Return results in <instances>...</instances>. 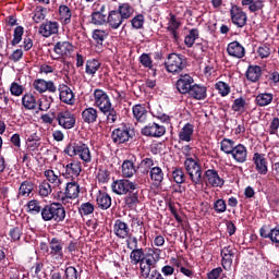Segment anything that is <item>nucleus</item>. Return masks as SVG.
I'll list each match as a JSON object with an SVG mask.
<instances>
[{
  "label": "nucleus",
  "instance_id": "ea45409f",
  "mask_svg": "<svg viewBox=\"0 0 279 279\" xmlns=\"http://www.w3.org/2000/svg\"><path fill=\"white\" fill-rule=\"evenodd\" d=\"M242 5H247L250 12H258L265 8V0H242Z\"/></svg>",
  "mask_w": 279,
  "mask_h": 279
},
{
  "label": "nucleus",
  "instance_id": "e2e57ef3",
  "mask_svg": "<svg viewBox=\"0 0 279 279\" xmlns=\"http://www.w3.org/2000/svg\"><path fill=\"white\" fill-rule=\"evenodd\" d=\"M233 112H245V100L243 97L236 98L232 105Z\"/></svg>",
  "mask_w": 279,
  "mask_h": 279
},
{
  "label": "nucleus",
  "instance_id": "423d86ee",
  "mask_svg": "<svg viewBox=\"0 0 279 279\" xmlns=\"http://www.w3.org/2000/svg\"><path fill=\"white\" fill-rule=\"evenodd\" d=\"M166 71L172 73V75H178L186 69V58L181 53H170L165 62Z\"/></svg>",
  "mask_w": 279,
  "mask_h": 279
},
{
  "label": "nucleus",
  "instance_id": "a211bd4d",
  "mask_svg": "<svg viewBox=\"0 0 279 279\" xmlns=\"http://www.w3.org/2000/svg\"><path fill=\"white\" fill-rule=\"evenodd\" d=\"M49 247H50V256L54 258V260H62L64 258V252L62 251L64 248V242L58 238H52L49 241Z\"/></svg>",
  "mask_w": 279,
  "mask_h": 279
},
{
  "label": "nucleus",
  "instance_id": "37998d69",
  "mask_svg": "<svg viewBox=\"0 0 279 279\" xmlns=\"http://www.w3.org/2000/svg\"><path fill=\"white\" fill-rule=\"evenodd\" d=\"M262 71L258 65H251L246 71V80L250 82H258L260 80Z\"/></svg>",
  "mask_w": 279,
  "mask_h": 279
},
{
  "label": "nucleus",
  "instance_id": "5fc2aeb1",
  "mask_svg": "<svg viewBox=\"0 0 279 279\" xmlns=\"http://www.w3.org/2000/svg\"><path fill=\"white\" fill-rule=\"evenodd\" d=\"M51 192H52V189L49 182L44 181L39 184L38 194L40 195V197H49V195H51Z\"/></svg>",
  "mask_w": 279,
  "mask_h": 279
},
{
  "label": "nucleus",
  "instance_id": "393cba45",
  "mask_svg": "<svg viewBox=\"0 0 279 279\" xmlns=\"http://www.w3.org/2000/svg\"><path fill=\"white\" fill-rule=\"evenodd\" d=\"M113 234L118 239H128L130 236V226L121 219H117L113 225Z\"/></svg>",
  "mask_w": 279,
  "mask_h": 279
},
{
  "label": "nucleus",
  "instance_id": "603ef678",
  "mask_svg": "<svg viewBox=\"0 0 279 279\" xmlns=\"http://www.w3.org/2000/svg\"><path fill=\"white\" fill-rule=\"evenodd\" d=\"M78 213L84 217H88V215H93V213H95V205L90 202L83 203L78 208Z\"/></svg>",
  "mask_w": 279,
  "mask_h": 279
},
{
  "label": "nucleus",
  "instance_id": "de8ad7c7",
  "mask_svg": "<svg viewBox=\"0 0 279 279\" xmlns=\"http://www.w3.org/2000/svg\"><path fill=\"white\" fill-rule=\"evenodd\" d=\"M129 194L126 195L124 202L129 208H136L138 206V191H131L128 192Z\"/></svg>",
  "mask_w": 279,
  "mask_h": 279
},
{
  "label": "nucleus",
  "instance_id": "6ab92c4d",
  "mask_svg": "<svg viewBox=\"0 0 279 279\" xmlns=\"http://www.w3.org/2000/svg\"><path fill=\"white\" fill-rule=\"evenodd\" d=\"M59 99L62 104H66L68 106H75V93L73 89L69 87V85L61 84L59 85Z\"/></svg>",
  "mask_w": 279,
  "mask_h": 279
},
{
  "label": "nucleus",
  "instance_id": "e433bc0d",
  "mask_svg": "<svg viewBox=\"0 0 279 279\" xmlns=\"http://www.w3.org/2000/svg\"><path fill=\"white\" fill-rule=\"evenodd\" d=\"M132 110L134 119H136V121H138L140 123H145V121H147V109H145V106L141 104L134 105Z\"/></svg>",
  "mask_w": 279,
  "mask_h": 279
},
{
  "label": "nucleus",
  "instance_id": "a18cd8bd",
  "mask_svg": "<svg viewBox=\"0 0 279 279\" xmlns=\"http://www.w3.org/2000/svg\"><path fill=\"white\" fill-rule=\"evenodd\" d=\"M234 140L231 138H223L220 142V151H223V154H227V156H230L235 147Z\"/></svg>",
  "mask_w": 279,
  "mask_h": 279
},
{
  "label": "nucleus",
  "instance_id": "cd10ccee",
  "mask_svg": "<svg viewBox=\"0 0 279 279\" xmlns=\"http://www.w3.org/2000/svg\"><path fill=\"white\" fill-rule=\"evenodd\" d=\"M146 173H149V178L154 186H161L165 180V171L160 167H154L151 170H146Z\"/></svg>",
  "mask_w": 279,
  "mask_h": 279
},
{
  "label": "nucleus",
  "instance_id": "a878e982",
  "mask_svg": "<svg viewBox=\"0 0 279 279\" xmlns=\"http://www.w3.org/2000/svg\"><path fill=\"white\" fill-rule=\"evenodd\" d=\"M227 52L231 58H245V47L239 41H231L227 47Z\"/></svg>",
  "mask_w": 279,
  "mask_h": 279
},
{
  "label": "nucleus",
  "instance_id": "864d4df0",
  "mask_svg": "<svg viewBox=\"0 0 279 279\" xmlns=\"http://www.w3.org/2000/svg\"><path fill=\"white\" fill-rule=\"evenodd\" d=\"M44 175L46 178V180H48V182H50V184H54V186H59L60 184V177L58 174H56V172L51 169L46 170L44 172Z\"/></svg>",
  "mask_w": 279,
  "mask_h": 279
},
{
  "label": "nucleus",
  "instance_id": "680f3d73",
  "mask_svg": "<svg viewBox=\"0 0 279 279\" xmlns=\"http://www.w3.org/2000/svg\"><path fill=\"white\" fill-rule=\"evenodd\" d=\"M140 63L144 65L145 69H154V61L151 60V57H149L148 53H142L140 56Z\"/></svg>",
  "mask_w": 279,
  "mask_h": 279
},
{
  "label": "nucleus",
  "instance_id": "338daca9",
  "mask_svg": "<svg viewBox=\"0 0 279 279\" xmlns=\"http://www.w3.org/2000/svg\"><path fill=\"white\" fill-rule=\"evenodd\" d=\"M279 129V118H274L270 122L268 132L270 135L278 134Z\"/></svg>",
  "mask_w": 279,
  "mask_h": 279
},
{
  "label": "nucleus",
  "instance_id": "1a4fd4ad",
  "mask_svg": "<svg viewBox=\"0 0 279 279\" xmlns=\"http://www.w3.org/2000/svg\"><path fill=\"white\" fill-rule=\"evenodd\" d=\"M138 184L128 179L116 180L111 184V190L116 195H128L129 192L136 191Z\"/></svg>",
  "mask_w": 279,
  "mask_h": 279
},
{
  "label": "nucleus",
  "instance_id": "dca6fc26",
  "mask_svg": "<svg viewBox=\"0 0 279 279\" xmlns=\"http://www.w3.org/2000/svg\"><path fill=\"white\" fill-rule=\"evenodd\" d=\"M167 129L158 123H149L142 129L143 136H150L151 138H160L165 136Z\"/></svg>",
  "mask_w": 279,
  "mask_h": 279
},
{
  "label": "nucleus",
  "instance_id": "8fccbe9b",
  "mask_svg": "<svg viewBox=\"0 0 279 279\" xmlns=\"http://www.w3.org/2000/svg\"><path fill=\"white\" fill-rule=\"evenodd\" d=\"M167 21H168V27H167L168 32L180 29V25H182V23H180V20L173 13H169Z\"/></svg>",
  "mask_w": 279,
  "mask_h": 279
},
{
  "label": "nucleus",
  "instance_id": "412c9836",
  "mask_svg": "<svg viewBox=\"0 0 279 279\" xmlns=\"http://www.w3.org/2000/svg\"><path fill=\"white\" fill-rule=\"evenodd\" d=\"M204 177L206 178L208 184L210 186H214V189H221L223 184H226V181L223 178L219 177V172L215 169H208L205 171Z\"/></svg>",
  "mask_w": 279,
  "mask_h": 279
},
{
  "label": "nucleus",
  "instance_id": "20e7f679",
  "mask_svg": "<svg viewBox=\"0 0 279 279\" xmlns=\"http://www.w3.org/2000/svg\"><path fill=\"white\" fill-rule=\"evenodd\" d=\"M43 221L62 223L66 219V209L60 203H50L44 206L41 211Z\"/></svg>",
  "mask_w": 279,
  "mask_h": 279
},
{
  "label": "nucleus",
  "instance_id": "ddd939ff",
  "mask_svg": "<svg viewBox=\"0 0 279 279\" xmlns=\"http://www.w3.org/2000/svg\"><path fill=\"white\" fill-rule=\"evenodd\" d=\"M231 22L235 27H245L247 25V13L238 5H232L230 9Z\"/></svg>",
  "mask_w": 279,
  "mask_h": 279
},
{
  "label": "nucleus",
  "instance_id": "c756f323",
  "mask_svg": "<svg viewBox=\"0 0 279 279\" xmlns=\"http://www.w3.org/2000/svg\"><path fill=\"white\" fill-rule=\"evenodd\" d=\"M25 138H26V147L31 151H36L38 147H40V136L38 133H29V131H25Z\"/></svg>",
  "mask_w": 279,
  "mask_h": 279
},
{
  "label": "nucleus",
  "instance_id": "f704fd0d",
  "mask_svg": "<svg viewBox=\"0 0 279 279\" xmlns=\"http://www.w3.org/2000/svg\"><path fill=\"white\" fill-rule=\"evenodd\" d=\"M73 17V12L71 11V8L66 4H60L59 5V19L63 25L71 24V19Z\"/></svg>",
  "mask_w": 279,
  "mask_h": 279
},
{
  "label": "nucleus",
  "instance_id": "69168bd1",
  "mask_svg": "<svg viewBox=\"0 0 279 279\" xmlns=\"http://www.w3.org/2000/svg\"><path fill=\"white\" fill-rule=\"evenodd\" d=\"M65 278L66 279H77L80 278V272H77V269L73 266H69L65 269Z\"/></svg>",
  "mask_w": 279,
  "mask_h": 279
},
{
  "label": "nucleus",
  "instance_id": "4d7b16f0",
  "mask_svg": "<svg viewBox=\"0 0 279 279\" xmlns=\"http://www.w3.org/2000/svg\"><path fill=\"white\" fill-rule=\"evenodd\" d=\"M172 178L177 184H184L186 177L184 175V170L182 168H175L172 171Z\"/></svg>",
  "mask_w": 279,
  "mask_h": 279
},
{
  "label": "nucleus",
  "instance_id": "39448f33",
  "mask_svg": "<svg viewBox=\"0 0 279 279\" xmlns=\"http://www.w3.org/2000/svg\"><path fill=\"white\" fill-rule=\"evenodd\" d=\"M184 167L186 174L189 175L194 186L204 184V180L202 179V165H199L197 160L193 158H186L184 161Z\"/></svg>",
  "mask_w": 279,
  "mask_h": 279
},
{
  "label": "nucleus",
  "instance_id": "6e6552de",
  "mask_svg": "<svg viewBox=\"0 0 279 279\" xmlns=\"http://www.w3.org/2000/svg\"><path fill=\"white\" fill-rule=\"evenodd\" d=\"M77 197H80V184L73 180L66 183L64 192L57 193V199L61 204H69V199H77Z\"/></svg>",
  "mask_w": 279,
  "mask_h": 279
},
{
  "label": "nucleus",
  "instance_id": "9d476101",
  "mask_svg": "<svg viewBox=\"0 0 279 279\" xmlns=\"http://www.w3.org/2000/svg\"><path fill=\"white\" fill-rule=\"evenodd\" d=\"M80 173H82L81 161L71 159L70 162L63 163L62 177L65 180H75V178H80Z\"/></svg>",
  "mask_w": 279,
  "mask_h": 279
},
{
  "label": "nucleus",
  "instance_id": "7ed1b4c3",
  "mask_svg": "<svg viewBox=\"0 0 279 279\" xmlns=\"http://www.w3.org/2000/svg\"><path fill=\"white\" fill-rule=\"evenodd\" d=\"M70 158H78L83 161V165H90L93 162V153L88 144L84 142L70 143L63 150Z\"/></svg>",
  "mask_w": 279,
  "mask_h": 279
},
{
  "label": "nucleus",
  "instance_id": "13d9d810",
  "mask_svg": "<svg viewBox=\"0 0 279 279\" xmlns=\"http://www.w3.org/2000/svg\"><path fill=\"white\" fill-rule=\"evenodd\" d=\"M23 26H16L13 33V40L11 41V45L15 47V45H19L23 40V34H24Z\"/></svg>",
  "mask_w": 279,
  "mask_h": 279
},
{
  "label": "nucleus",
  "instance_id": "2f4dec72",
  "mask_svg": "<svg viewBox=\"0 0 279 279\" xmlns=\"http://www.w3.org/2000/svg\"><path fill=\"white\" fill-rule=\"evenodd\" d=\"M99 118V111H97L94 107L85 108L82 111V119L84 123H97V119Z\"/></svg>",
  "mask_w": 279,
  "mask_h": 279
},
{
  "label": "nucleus",
  "instance_id": "72a5a7b5",
  "mask_svg": "<svg viewBox=\"0 0 279 279\" xmlns=\"http://www.w3.org/2000/svg\"><path fill=\"white\" fill-rule=\"evenodd\" d=\"M193 132H195L193 124L186 123L179 132V140L183 143H191L193 141Z\"/></svg>",
  "mask_w": 279,
  "mask_h": 279
},
{
  "label": "nucleus",
  "instance_id": "c9c22d12",
  "mask_svg": "<svg viewBox=\"0 0 279 279\" xmlns=\"http://www.w3.org/2000/svg\"><path fill=\"white\" fill-rule=\"evenodd\" d=\"M26 208H27V213L29 215H41L43 216V202L38 201V199H31L28 201V203L26 204Z\"/></svg>",
  "mask_w": 279,
  "mask_h": 279
},
{
  "label": "nucleus",
  "instance_id": "2eb2a0df",
  "mask_svg": "<svg viewBox=\"0 0 279 279\" xmlns=\"http://www.w3.org/2000/svg\"><path fill=\"white\" fill-rule=\"evenodd\" d=\"M194 82L195 80H193V76L190 74H181L175 83L178 93H180V95H189Z\"/></svg>",
  "mask_w": 279,
  "mask_h": 279
},
{
  "label": "nucleus",
  "instance_id": "f257e3e1",
  "mask_svg": "<svg viewBox=\"0 0 279 279\" xmlns=\"http://www.w3.org/2000/svg\"><path fill=\"white\" fill-rule=\"evenodd\" d=\"M160 248H149L145 254L143 248H134L130 254L132 265H140L142 278H149L151 269L158 265L160 260Z\"/></svg>",
  "mask_w": 279,
  "mask_h": 279
},
{
  "label": "nucleus",
  "instance_id": "c85d7f7f",
  "mask_svg": "<svg viewBox=\"0 0 279 279\" xmlns=\"http://www.w3.org/2000/svg\"><path fill=\"white\" fill-rule=\"evenodd\" d=\"M123 21L125 20L122 19V16L119 12H117V10L110 11L107 15V23L109 27H111V29H119V27L123 25Z\"/></svg>",
  "mask_w": 279,
  "mask_h": 279
},
{
  "label": "nucleus",
  "instance_id": "58836bf2",
  "mask_svg": "<svg viewBox=\"0 0 279 279\" xmlns=\"http://www.w3.org/2000/svg\"><path fill=\"white\" fill-rule=\"evenodd\" d=\"M136 173V166L132 160H124L122 163V175L124 178H133Z\"/></svg>",
  "mask_w": 279,
  "mask_h": 279
},
{
  "label": "nucleus",
  "instance_id": "4c0bfd02",
  "mask_svg": "<svg viewBox=\"0 0 279 279\" xmlns=\"http://www.w3.org/2000/svg\"><path fill=\"white\" fill-rule=\"evenodd\" d=\"M271 101H274V94L271 93H262L255 97V104L259 108H265V106H269Z\"/></svg>",
  "mask_w": 279,
  "mask_h": 279
},
{
  "label": "nucleus",
  "instance_id": "3c124183",
  "mask_svg": "<svg viewBox=\"0 0 279 279\" xmlns=\"http://www.w3.org/2000/svg\"><path fill=\"white\" fill-rule=\"evenodd\" d=\"M257 56L265 60V58H269L271 56V46L269 44H260L257 48Z\"/></svg>",
  "mask_w": 279,
  "mask_h": 279
},
{
  "label": "nucleus",
  "instance_id": "b1692460",
  "mask_svg": "<svg viewBox=\"0 0 279 279\" xmlns=\"http://www.w3.org/2000/svg\"><path fill=\"white\" fill-rule=\"evenodd\" d=\"M230 156L235 160V162L243 165V162H247V147L243 144H238L234 146Z\"/></svg>",
  "mask_w": 279,
  "mask_h": 279
},
{
  "label": "nucleus",
  "instance_id": "aec40b11",
  "mask_svg": "<svg viewBox=\"0 0 279 279\" xmlns=\"http://www.w3.org/2000/svg\"><path fill=\"white\" fill-rule=\"evenodd\" d=\"M53 51L57 54V58H71L74 49L73 44L71 41H58L53 46Z\"/></svg>",
  "mask_w": 279,
  "mask_h": 279
},
{
  "label": "nucleus",
  "instance_id": "774afa93",
  "mask_svg": "<svg viewBox=\"0 0 279 279\" xmlns=\"http://www.w3.org/2000/svg\"><path fill=\"white\" fill-rule=\"evenodd\" d=\"M270 241L279 245V225L270 230Z\"/></svg>",
  "mask_w": 279,
  "mask_h": 279
},
{
  "label": "nucleus",
  "instance_id": "7c9ffc66",
  "mask_svg": "<svg viewBox=\"0 0 279 279\" xmlns=\"http://www.w3.org/2000/svg\"><path fill=\"white\" fill-rule=\"evenodd\" d=\"M96 202L100 210H108V208L112 206V197L106 192L99 191L96 197Z\"/></svg>",
  "mask_w": 279,
  "mask_h": 279
},
{
  "label": "nucleus",
  "instance_id": "6e6d98bb",
  "mask_svg": "<svg viewBox=\"0 0 279 279\" xmlns=\"http://www.w3.org/2000/svg\"><path fill=\"white\" fill-rule=\"evenodd\" d=\"M215 88L218 90L221 97H228V95H230V85H228L226 82L219 81L216 83Z\"/></svg>",
  "mask_w": 279,
  "mask_h": 279
},
{
  "label": "nucleus",
  "instance_id": "f03ea898",
  "mask_svg": "<svg viewBox=\"0 0 279 279\" xmlns=\"http://www.w3.org/2000/svg\"><path fill=\"white\" fill-rule=\"evenodd\" d=\"M94 106L106 117L107 123L112 124L119 121V111L114 109L110 96L104 89L94 90Z\"/></svg>",
  "mask_w": 279,
  "mask_h": 279
},
{
  "label": "nucleus",
  "instance_id": "79ce46f5",
  "mask_svg": "<svg viewBox=\"0 0 279 279\" xmlns=\"http://www.w3.org/2000/svg\"><path fill=\"white\" fill-rule=\"evenodd\" d=\"M22 106L26 108V110H36L38 108V102H36V97L32 94H25L22 97Z\"/></svg>",
  "mask_w": 279,
  "mask_h": 279
},
{
  "label": "nucleus",
  "instance_id": "4468645a",
  "mask_svg": "<svg viewBox=\"0 0 279 279\" xmlns=\"http://www.w3.org/2000/svg\"><path fill=\"white\" fill-rule=\"evenodd\" d=\"M96 5L98 8H95ZM94 8V12H92L90 15L92 25H106V23H108V13H106V4L95 3Z\"/></svg>",
  "mask_w": 279,
  "mask_h": 279
},
{
  "label": "nucleus",
  "instance_id": "bb28decb",
  "mask_svg": "<svg viewBox=\"0 0 279 279\" xmlns=\"http://www.w3.org/2000/svg\"><path fill=\"white\" fill-rule=\"evenodd\" d=\"M253 162L259 175H267L268 168H267V159L265 158V155L260 153H255L253 155Z\"/></svg>",
  "mask_w": 279,
  "mask_h": 279
},
{
  "label": "nucleus",
  "instance_id": "09e8293b",
  "mask_svg": "<svg viewBox=\"0 0 279 279\" xmlns=\"http://www.w3.org/2000/svg\"><path fill=\"white\" fill-rule=\"evenodd\" d=\"M199 38V31L197 28H192L189 34L185 36L184 45L189 48L195 45V41Z\"/></svg>",
  "mask_w": 279,
  "mask_h": 279
},
{
  "label": "nucleus",
  "instance_id": "f8f14e48",
  "mask_svg": "<svg viewBox=\"0 0 279 279\" xmlns=\"http://www.w3.org/2000/svg\"><path fill=\"white\" fill-rule=\"evenodd\" d=\"M239 253V251L236 250V247L234 246H225L221 252H220V256H221V265L222 268L226 271H230L231 267H232V263L234 260V257L236 256V254Z\"/></svg>",
  "mask_w": 279,
  "mask_h": 279
},
{
  "label": "nucleus",
  "instance_id": "4be33fe9",
  "mask_svg": "<svg viewBox=\"0 0 279 279\" xmlns=\"http://www.w3.org/2000/svg\"><path fill=\"white\" fill-rule=\"evenodd\" d=\"M60 29V24L54 21H46L39 26V34L44 36V38H49V36H53V34H58Z\"/></svg>",
  "mask_w": 279,
  "mask_h": 279
},
{
  "label": "nucleus",
  "instance_id": "5701e85b",
  "mask_svg": "<svg viewBox=\"0 0 279 279\" xmlns=\"http://www.w3.org/2000/svg\"><path fill=\"white\" fill-rule=\"evenodd\" d=\"M208 88L201 84H193L187 95L192 97V99H196V101H204L206 97H208Z\"/></svg>",
  "mask_w": 279,
  "mask_h": 279
},
{
  "label": "nucleus",
  "instance_id": "0eeeda50",
  "mask_svg": "<svg viewBox=\"0 0 279 279\" xmlns=\"http://www.w3.org/2000/svg\"><path fill=\"white\" fill-rule=\"evenodd\" d=\"M134 137V129L130 124L122 123L111 133L112 142L116 145H123Z\"/></svg>",
  "mask_w": 279,
  "mask_h": 279
},
{
  "label": "nucleus",
  "instance_id": "49530a36",
  "mask_svg": "<svg viewBox=\"0 0 279 279\" xmlns=\"http://www.w3.org/2000/svg\"><path fill=\"white\" fill-rule=\"evenodd\" d=\"M108 29H94L92 33V38L95 40L96 45H104V40L108 38Z\"/></svg>",
  "mask_w": 279,
  "mask_h": 279
},
{
  "label": "nucleus",
  "instance_id": "052dcab7",
  "mask_svg": "<svg viewBox=\"0 0 279 279\" xmlns=\"http://www.w3.org/2000/svg\"><path fill=\"white\" fill-rule=\"evenodd\" d=\"M131 25L134 29H143V25H145V15L143 14L135 15L131 20Z\"/></svg>",
  "mask_w": 279,
  "mask_h": 279
},
{
  "label": "nucleus",
  "instance_id": "0e129e2a",
  "mask_svg": "<svg viewBox=\"0 0 279 279\" xmlns=\"http://www.w3.org/2000/svg\"><path fill=\"white\" fill-rule=\"evenodd\" d=\"M97 180L100 184H107L110 181V173L106 169H99Z\"/></svg>",
  "mask_w": 279,
  "mask_h": 279
},
{
  "label": "nucleus",
  "instance_id": "c03bdc74",
  "mask_svg": "<svg viewBox=\"0 0 279 279\" xmlns=\"http://www.w3.org/2000/svg\"><path fill=\"white\" fill-rule=\"evenodd\" d=\"M116 12L120 13L124 21H128V19H131L132 14H134V8H132L130 3H122L119 5Z\"/></svg>",
  "mask_w": 279,
  "mask_h": 279
},
{
  "label": "nucleus",
  "instance_id": "f3484780",
  "mask_svg": "<svg viewBox=\"0 0 279 279\" xmlns=\"http://www.w3.org/2000/svg\"><path fill=\"white\" fill-rule=\"evenodd\" d=\"M33 88L37 90L40 95L43 93H58V87H56V84L53 81H46L45 78H37L33 82Z\"/></svg>",
  "mask_w": 279,
  "mask_h": 279
},
{
  "label": "nucleus",
  "instance_id": "a19ab883",
  "mask_svg": "<svg viewBox=\"0 0 279 279\" xmlns=\"http://www.w3.org/2000/svg\"><path fill=\"white\" fill-rule=\"evenodd\" d=\"M34 192V182L32 181H24L21 183L19 189V196L20 197H29Z\"/></svg>",
  "mask_w": 279,
  "mask_h": 279
},
{
  "label": "nucleus",
  "instance_id": "9b49d317",
  "mask_svg": "<svg viewBox=\"0 0 279 279\" xmlns=\"http://www.w3.org/2000/svg\"><path fill=\"white\" fill-rule=\"evenodd\" d=\"M56 121L63 130H73L75 128V114L69 110L57 113Z\"/></svg>",
  "mask_w": 279,
  "mask_h": 279
},
{
  "label": "nucleus",
  "instance_id": "bf43d9fd",
  "mask_svg": "<svg viewBox=\"0 0 279 279\" xmlns=\"http://www.w3.org/2000/svg\"><path fill=\"white\" fill-rule=\"evenodd\" d=\"M214 210L217 213V215H221L228 210V205L226 204V201L223 198H218L214 203Z\"/></svg>",
  "mask_w": 279,
  "mask_h": 279
},
{
  "label": "nucleus",
  "instance_id": "473e14b6",
  "mask_svg": "<svg viewBox=\"0 0 279 279\" xmlns=\"http://www.w3.org/2000/svg\"><path fill=\"white\" fill-rule=\"evenodd\" d=\"M99 69H101V62L97 59H89L85 63V73L89 77H95Z\"/></svg>",
  "mask_w": 279,
  "mask_h": 279
}]
</instances>
